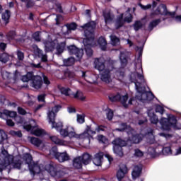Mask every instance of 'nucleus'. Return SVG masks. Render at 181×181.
I'll list each match as a JSON object with an SVG mask.
<instances>
[{"instance_id": "a18cd8bd", "label": "nucleus", "mask_w": 181, "mask_h": 181, "mask_svg": "<svg viewBox=\"0 0 181 181\" xmlns=\"http://www.w3.org/2000/svg\"><path fill=\"white\" fill-rule=\"evenodd\" d=\"M33 135H35V136H42V135H45V130L42 129H36L33 131Z\"/></svg>"}, {"instance_id": "423d86ee", "label": "nucleus", "mask_w": 181, "mask_h": 181, "mask_svg": "<svg viewBox=\"0 0 181 181\" xmlns=\"http://www.w3.org/2000/svg\"><path fill=\"white\" fill-rule=\"evenodd\" d=\"M127 134L128 135L127 140V145H136L140 144L143 139L142 135L141 134L136 133V131L133 128H129L128 131H127Z\"/></svg>"}, {"instance_id": "f257e3e1", "label": "nucleus", "mask_w": 181, "mask_h": 181, "mask_svg": "<svg viewBox=\"0 0 181 181\" xmlns=\"http://www.w3.org/2000/svg\"><path fill=\"white\" fill-rule=\"evenodd\" d=\"M96 24L94 21H90L83 25L81 26L84 32L83 45H85V52L88 57L93 56V49L90 47L94 42V29H95Z\"/></svg>"}, {"instance_id": "72a5a7b5", "label": "nucleus", "mask_w": 181, "mask_h": 181, "mask_svg": "<svg viewBox=\"0 0 181 181\" xmlns=\"http://www.w3.org/2000/svg\"><path fill=\"white\" fill-rule=\"evenodd\" d=\"M11 18V11L6 10L5 12H4L1 14V19L6 22V23H8L9 22V18Z\"/></svg>"}, {"instance_id": "39448f33", "label": "nucleus", "mask_w": 181, "mask_h": 181, "mask_svg": "<svg viewBox=\"0 0 181 181\" xmlns=\"http://www.w3.org/2000/svg\"><path fill=\"white\" fill-rule=\"evenodd\" d=\"M22 159L25 161V165H28V168L31 173L33 175L40 173V166H39L37 164L33 163V158L30 153H24Z\"/></svg>"}, {"instance_id": "0e129e2a", "label": "nucleus", "mask_w": 181, "mask_h": 181, "mask_svg": "<svg viewBox=\"0 0 181 181\" xmlns=\"http://www.w3.org/2000/svg\"><path fill=\"white\" fill-rule=\"evenodd\" d=\"M124 22H127V23H131L132 22V14L129 13L127 16H126L124 19Z\"/></svg>"}, {"instance_id": "2f4dec72", "label": "nucleus", "mask_w": 181, "mask_h": 181, "mask_svg": "<svg viewBox=\"0 0 181 181\" xmlns=\"http://www.w3.org/2000/svg\"><path fill=\"white\" fill-rule=\"evenodd\" d=\"M65 47H66V42L58 43L56 47L57 54H62V53H63V52H64Z\"/></svg>"}, {"instance_id": "79ce46f5", "label": "nucleus", "mask_w": 181, "mask_h": 181, "mask_svg": "<svg viewBox=\"0 0 181 181\" xmlns=\"http://www.w3.org/2000/svg\"><path fill=\"white\" fill-rule=\"evenodd\" d=\"M75 59L74 57L68 58L66 59H64V65L66 66H73L74 64Z\"/></svg>"}, {"instance_id": "0eeeda50", "label": "nucleus", "mask_w": 181, "mask_h": 181, "mask_svg": "<svg viewBox=\"0 0 181 181\" xmlns=\"http://www.w3.org/2000/svg\"><path fill=\"white\" fill-rule=\"evenodd\" d=\"M177 122V120L173 115L169 116L168 118L162 117L160 119L161 128L164 131H170V127H172V125H176Z\"/></svg>"}, {"instance_id": "20e7f679", "label": "nucleus", "mask_w": 181, "mask_h": 181, "mask_svg": "<svg viewBox=\"0 0 181 181\" xmlns=\"http://www.w3.org/2000/svg\"><path fill=\"white\" fill-rule=\"evenodd\" d=\"M115 64H117V61L112 59L105 60L104 58H95L94 59V66L96 70L99 71H104L107 69H115Z\"/></svg>"}, {"instance_id": "b1692460", "label": "nucleus", "mask_w": 181, "mask_h": 181, "mask_svg": "<svg viewBox=\"0 0 181 181\" xmlns=\"http://www.w3.org/2000/svg\"><path fill=\"white\" fill-rule=\"evenodd\" d=\"M124 22L125 21H124V14H121L117 19L115 23L116 29H119V28H122V26H124Z\"/></svg>"}, {"instance_id": "c9c22d12", "label": "nucleus", "mask_w": 181, "mask_h": 181, "mask_svg": "<svg viewBox=\"0 0 181 181\" xmlns=\"http://www.w3.org/2000/svg\"><path fill=\"white\" fill-rule=\"evenodd\" d=\"M160 22H162L160 18L153 20V21L150 22V23L148 25V30H153V28H156V26H158V25L159 23H160Z\"/></svg>"}, {"instance_id": "c03bdc74", "label": "nucleus", "mask_w": 181, "mask_h": 181, "mask_svg": "<svg viewBox=\"0 0 181 181\" xmlns=\"http://www.w3.org/2000/svg\"><path fill=\"white\" fill-rule=\"evenodd\" d=\"M49 139H51L54 144H56V145H63V141H62L60 139H58L56 136H49Z\"/></svg>"}, {"instance_id": "473e14b6", "label": "nucleus", "mask_w": 181, "mask_h": 181, "mask_svg": "<svg viewBox=\"0 0 181 181\" xmlns=\"http://www.w3.org/2000/svg\"><path fill=\"white\" fill-rule=\"evenodd\" d=\"M114 153L117 155V156H124V152L122 151V146H113Z\"/></svg>"}, {"instance_id": "f704fd0d", "label": "nucleus", "mask_w": 181, "mask_h": 181, "mask_svg": "<svg viewBox=\"0 0 181 181\" xmlns=\"http://www.w3.org/2000/svg\"><path fill=\"white\" fill-rule=\"evenodd\" d=\"M129 128H132L129 126L127 125V123L120 124V128H116L115 131H117L118 132H124L125 131H129Z\"/></svg>"}, {"instance_id": "4c0bfd02", "label": "nucleus", "mask_w": 181, "mask_h": 181, "mask_svg": "<svg viewBox=\"0 0 181 181\" xmlns=\"http://www.w3.org/2000/svg\"><path fill=\"white\" fill-rule=\"evenodd\" d=\"M30 143L37 147H39L40 145H42V141L39 138L36 137H31Z\"/></svg>"}, {"instance_id": "e433bc0d", "label": "nucleus", "mask_w": 181, "mask_h": 181, "mask_svg": "<svg viewBox=\"0 0 181 181\" xmlns=\"http://www.w3.org/2000/svg\"><path fill=\"white\" fill-rule=\"evenodd\" d=\"M5 116L10 117V118H15V117H16V112L4 110L3 111V118H4Z\"/></svg>"}, {"instance_id": "4d7b16f0", "label": "nucleus", "mask_w": 181, "mask_h": 181, "mask_svg": "<svg viewBox=\"0 0 181 181\" xmlns=\"http://www.w3.org/2000/svg\"><path fill=\"white\" fill-rule=\"evenodd\" d=\"M11 135H13V136H18V138H22V132L21 131H11L10 132Z\"/></svg>"}, {"instance_id": "bb28decb", "label": "nucleus", "mask_w": 181, "mask_h": 181, "mask_svg": "<svg viewBox=\"0 0 181 181\" xmlns=\"http://www.w3.org/2000/svg\"><path fill=\"white\" fill-rule=\"evenodd\" d=\"M148 115L150 118V122H151V124H154L155 125H156V124L159 122V119H158V116L155 115L154 112H148Z\"/></svg>"}, {"instance_id": "a211bd4d", "label": "nucleus", "mask_w": 181, "mask_h": 181, "mask_svg": "<svg viewBox=\"0 0 181 181\" xmlns=\"http://www.w3.org/2000/svg\"><path fill=\"white\" fill-rule=\"evenodd\" d=\"M13 156L12 155H9L8 153V151L6 150H3L1 151V159H3V163L4 165L8 164L10 162H11L12 159H13Z\"/></svg>"}, {"instance_id": "8fccbe9b", "label": "nucleus", "mask_w": 181, "mask_h": 181, "mask_svg": "<svg viewBox=\"0 0 181 181\" xmlns=\"http://www.w3.org/2000/svg\"><path fill=\"white\" fill-rule=\"evenodd\" d=\"M5 139H8V135L4 130L0 129V144H2Z\"/></svg>"}, {"instance_id": "49530a36", "label": "nucleus", "mask_w": 181, "mask_h": 181, "mask_svg": "<svg viewBox=\"0 0 181 181\" xmlns=\"http://www.w3.org/2000/svg\"><path fill=\"white\" fill-rule=\"evenodd\" d=\"M140 70L141 71V74H140L139 72H136L137 74V78H139V80H140V84L141 83H145V78L144 77V70L142 69V66L140 67Z\"/></svg>"}, {"instance_id": "2eb2a0df", "label": "nucleus", "mask_w": 181, "mask_h": 181, "mask_svg": "<svg viewBox=\"0 0 181 181\" xmlns=\"http://www.w3.org/2000/svg\"><path fill=\"white\" fill-rule=\"evenodd\" d=\"M23 162H22L21 160L19 159H13L11 161L9 162V163L5 164V166H8V165H10V167L11 169H17L18 170H21L22 168V164Z\"/></svg>"}, {"instance_id": "774afa93", "label": "nucleus", "mask_w": 181, "mask_h": 181, "mask_svg": "<svg viewBox=\"0 0 181 181\" xmlns=\"http://www.w3.org/2000/svg\"><path fill=\"white\" fill-rule=\"evenodd\" d=\"M25 4H26V8H33L34 6L35 3L32 0H28V1H25Z\"/></svg>"}, {"instance_id": "f03ea898", "label": "nucleus", "mask_w": 181, "mask_h": 181, "mask_svg": "<svg viewBox=\"0 0 181 181\" xmlns=\"http://www.w3.org/2000/svg\"><path fill=\"white\" fill-rule=\"evenodd\" d=\"M62 108V105H57L52 108V110H49L47 112V118L49 124H52V128H55L57 131H60L63 128V123L61 122L56 123V115L60 109Z\"/></svg>"}, {"instance_id": "a878e982", "label": "nucleus", "mask_w": 181, "mask_h": 181, "mask_svg": "<svg viewBox=\"0 0 181 181\" xmlns=\"http://www.w3.org/2000/svg\"><path fill=\"white\" fill-rule=\"evenodd\" d=\"M61 94H63L66 97H73V91L69 88H62L60 89Z\"/></svg>"}, {"instance_id": "de8ad7c7", "label": "nucleus", "mask_w": 181, "mask_h": 181, "mask_svg": "<svg viewBox=\"0 0 181 181\" xmlns=\"http://www.w3.org/2000/svg\"><path fill=\"white\" fill-rule=\"evenodd\" d=\"M65 26L67 30H76L77 29V24L76 23H68Z\"/></svg>"}, {"instance_id": "f3484780", "label": "nucleus", "mask_w": 181, "mask_h": 181, "mask_svg": "<svg viewBox=\"0 0 181 181\" xmlns=\"http://www.w3.org/2000/svg\"><path fill=\"white\" fill-rule=\"evenodd\" d=\"M128 173V168L126 165H122L120 166L119 170L117 173V177L118 180H122L124 179L126 173Z\"/></svg>"}, {"instance_id": "c756f323", "label": "nucleus", "mask_w": 181, "mask_h": 181, "mask_svg": "<svg viewBox=\"0 0 181 181\" xmlns=\"http://www.w3.org/2000/svg\"><path fill=\"white\" fill-rule=\"evenodd\" d=\"M6 37L8 42H12V40H15V38L16 37V31H8L6 35Z\"/></svg>"}, {"instance_id": "6e6552de", "label": "nucleus", "mask_w": 181, "mask_h": 181, "mask_svg": "<svg viewBox=\"0 0 181 181\" xmlns=\"http://www.w3.org/2000/svg\"><path fill=\"white\" fill-rule=\"evenodd\" d=\"M109 100L111 101V103H121L122 105L124 107V108L128 107V104H127V101H128V95H124L123 96L121 95L119 93H112L109 95Z\"/></svg>"}, {"instance_id": "680f3d73", "label": "nucleus", "mask_w": 181, "mask_h": 181, "mask_svg": "<svg viewBox=\"0 0 181 181\" xmlns=\"http://www.w3.org/2000/svg\"><path fill=\"white\" fill-rule=\"evenodd\" d=\"M139 6L143 9V11H146L148 9H151L152 8V5L147 4L146 6H144L142 4L139 3Z\"/></svg>"}, {"instance_id": "ea45409f", "label": "nucleus", "mask_w": 181, "mask_h": 181, "mask_svg": "<svg viewBox=\"0 0 181 181\" xmlns=\"http://www.w3.org/2000/svg\"><path fill=\"white\" fill-rule=\"evenodd\" d=\"M72 97L74 98H76L77 100H80L81 101H84V100H86V97L83 95V93L78 90L76 93H73Z\"/></svg>"}, {"instance_id": "e2e57ef3", "label": "nucleus", "mask_w": 181, "mask_h": 181, "mask_svg": "<svg viewBox=\"0 0 181 181\" xmlns=\"http://www.w3.org/2000/svg\"><path fill=\"white\" fill-rule=\"evenodd\" d=\"M77 122H78V124H83V122H84V115H77Z\"/></svg>"}, {"instance_id": "13d9d810", "label": "nucleus", "mask_w": 181, "mask_h": 181, "mask_svg": "<svg viewBox=\"0 0 181 181\" xmlns=\"http://www.w3.org/2000/svg\"><path fill=\"white\" fill-rule=\"evenodd\" d=\"M33 37L36 40V42H40V32H35L34 34H33Z\"/></svg>"}, {"instance_id": "dca6fc26", "label": "nucleus", "mask_w": 181, "mask_h": 181, "mask_svg": "<svg viewBox=\"0 0 181 181\" xmlns=\"http://www.w3.org/2000/svg\"><path fill=\"white\" fill-rule=\"evenodd\" d=\"M103 159H104V153L99 152L95 155V157L93 159V162L95 166H101L103 163Z\"/></svg>"}, {"instance_id": "393cba45", "label": "nucleus", "mask_w": 181, "mask_h": 181, "mask_svg": "<svg viewBox=\"0 0 181 181\" xmlns=\"http://www.w3.org/2000/svg\"><path fill=\"white\" fill-rule=\"evenodd\" d=\"M81 158L84 165H88L91 162V156L87 153H83Z\"/></svg>"}, {"instance_id": "4468645a", "label": "nucleus", "mask_w": 181, "mask_h": 181, "mask_svg": "<svg viewBox=\"0 0 181 181\" xmlns=\"http://www.w3.org/2000/svg\"><path fill=\"white\" fill-rule=\"evenodd\" d=\"M136 98L141 103H146V101H152L153 100V93L152 92H143L139 96L136 95Z\"/></svg>"}, {"instance_id": "3c124183", "label": "nucleus", "mask_w": 181, "mask_h": 181, "mask_svg": "<svg viewBox=\"0 0 181 181\" xmlns=\"http://www.w3.org/2000/svg\"><path fill=\"white\" fill-rule=\"evenodd\" d=\"M85 132H86L90 136L95 135L96 134L95 131L91 127V125H87Z\"/></svg>"}, {"instance_id": "58836bf2", "label": "nucleus", "mask_w": 181, "mask_h": 181, "mask_svg": "<svg viewBox=\"0 0 181 181\" xmlns=\"http://www.w3.org/2000/svg\"><path fill=\"white\" fill-rule=\"evenodd\" d=\"M0 62H1V63H8V62H9V54L6 52L1 54Z\"/></svg>"}, {"instance_id": "6e6d98bb", "label": "nucleus", "mask_w": 181, "mask_h": 181, "mask_svg": "<svg viewBox=\"0 0 181 181\" xmlns=\"http://www.w3.org/2000/svg\"><path fill=\"white\" fill-rule=\"evenodd\" d=\"M156 112H159L160 115H163V112H165V109L163 108V107L158 105L156 107Z\"/></svg>"}, {"instance_id": "6ab92c4d", "label": "nucleus", "mask_w": 181, "mask_h": 181, "mask_svg": "<svg viewBox=\"0 0 181 181\" xmlns=\"http://www.w3.org/2000/svg\"><path fill=\"white\" fill-rule=\"evenodd\" d=\"M76 139H88V142L93 138V136L90 135L86 130L80 134H77L75 132V137Z\"/></svg>"}, {"instance_id": "cd10ccee", "label": "nucleus", "mask_w": 181, "mask_h": 181, "mask_svg": "<svg viewBox=\"0 0 181 181\" xmlns=\"http://www.w3.org/2000/svg\"><path fill=\"white\" fill-rule=\"evenodd\" d=\"M98 43L101 50H107V40H105V38L103 37H99Z\"/></svg>"}, {"instance_id": "1a4fd4ad", "label": "nucleus", "mask_w": 181, "mask_h": 181, "mask_svg": "<svg viewBox=\"0 0 181 181\" xmlns=\"http://www.w3.org/2000/svg\"><path fill=\"white\" fill-rule=\"evenodd\" d=\"M51 153H52L55 159H57V160L59 161L61 163H63V162H67V160H70V156H69L66 151L60 153L57 151V148H52Z\"/></svg>"}, {"instance_id": "864d4df0", "label": "nucleus", "mask_w": 181, "mask_h": 181, "mask_svg": "<svg viewBox=\"0 0 181 181\" xmlns=\"http://www.w3.org/2000/svg\"><path fill=\"white\" fill-rule=\"evenodd\" d=\"M98 141L101 144H107V140L105 136L100 134L98 136Z\"/></svg>"}, {"instance_id": "603ef678", "label": "nucleus", "mask_w": 181, "mask_h": 181, "mask_svg": "<svg viewBox=\"0 0 181 181\" xmlns=\"http://www.w3.org/2000/svg\"><path fill=\"white\" fill-rule=\"evenodd\" d=\"M134 156H135V158H142V156H144V153L142 151L139 150V148H136L134 150Z\"/></svg>"}, {"instance_id": "052dcab7", "label": "nucleus", "mask_w": 181, "mask_h": 181, "mask_svg": "<svg viewBox=\"0 0 181 181\" xmlns=\"http://www.w3.org/2000/svg\"><path fill=\"white\" fill-rule=\"evenodd\" d=\"M114 117V112H112L110 109L108 110L107 113V118L109 121H111Z\"/></svg>"}, {"instance_id": "bf43d9fd", "label": "nucleus", "mask_w": 181, "mask_h": 181, "mask_svg": "<svg viewBox=\"0 0 181 181\" xmlns=\"http://www.w3.org/2000/svg\"><path fill=\"white\" fill-rule=\"evenodd\" d=\"M17 56L18 60H23L25 59V54L22 51L18 50Z\"/></svg>"}, {"instance_id": "c85d7f7f", "label": "nucleus", "mask_w": 181, "mask_h": 181, "mask_svg": "<svg viewBox=\"0 0 181 181\" xmlns=\"http://www.w3.org/2000/svg\"><path fill=\"white\" fill-rule=\"evenodd\" d=\"M45 51L46 52H53L54 50V47L56 46V43L54 42H45Z\"/></svg>"}, {"instance_id": "9d476101", "label": "nucleus", "mask_w": 181, "mask_h": 181, "mask_svg": "<svg viewBox=\"0 0 181 181\" xmlns=\"http://www.w3.org/2000/svg\"><path fill=\"white\" fill-rule=\"evenodd\" d=\"M68 51L70 54L76 56L77 60L81 61L83 59L84 54L83 49L78 48L76 45H70L68 47Z\"/></svg>"}, {"instance_id": "7ed1b4c3", "label": "nucleus", "mask_w": 181, "mask_h": 181, "mask_svg": "<svg viewBox=\"0 0 181 181\" xmlns=\"http://www.w3.org/2000/svg\"><path fill=\"white\" fill-rule=\"evenodd\" d=\"M23 83H28V81H31V87L35 90H40L43 86V79L42 76L37 75L34 76L33 72H28L26 75H24L21 78Z\"/></svg>"}, {"instance_id": "f8f14e48", "label": "nucleus", "mask_w": 181, "mask_h": 181, "mask_svg": "<svg viewBox=\"0 0 181 181\" xmlns=\"http://www.w3.org/2000/svg\"><path fill=\"white\" fill-rule=\"evenodd\" d=\"M59 134L62 138H74L76 136V132H74V128L71 126H68L65 129H61L59 130Z\"/></svg>"}, {"instance_id": "37998d69", "label": "nucleus", "mask_w": 181, "mask_h": 181, "mask_svg": "<svg viewBox=\"0 0 181 181\" xmlns=\"http://www.w3.org/2000/svg\"><path fill=\"white\" fill-rule=\"evenodd\" d=\"M142 26H144V25L141 21H136L133 24V28L136 32H138L139 29H142Z\"/></svg>"}, {"instance_id": "5701e85b", "label": "nucleus", "mask_w": 181, "mask_h": 181, "mask_svg": "<svg viewBox=\"0 0 181 181\" xmlns=\"http://www.w3.org/2000/svg\"><path fill=\"white\" fill-rule=\"evenodd\" d=\"M103 15L105 23H110V22H112L113 17L111 15V12L104 11L103 12Z\"/></svg>"}, {"instance_id": "aec40b11", "label": "nucleus", "mask_w": 181, "mask_h": 181, "mask_svg": "<svg viewBox=\"0 0 181 181\" xmlns=\"http://www.w3.org/2000/svg\"><path fill=\"white\" fill-rule=\"evenodd\" d=\"M83 160L81 157L78 156L73 160V166L75 169H82L83 168Z\"/></svg>"}, {"instance_id": "412c9836", "label": "nucleus", "mask_w": 181, "mask_h": 181, "mask_svg": "<svg viewBox=\"0 0 181 181\" xmlns=\"http://www.w3.org/2000/svg\"><path fill=\"white\" fill-rule=\"evenodd\" d=\"M141 173H142V167L135 165L132 173L133 179H136V177H139V176H141Z\"/></svg>"}, {"instance_id": "4be33fe9", "label": "nucleus", "mask_w": 181, "mask_h": 181, "mask_svg": "<svg viewBox=\"0 0 181 181\" xmlns=\"http://www.w3.org/2000/svg\"><path fill=\"white\" fill-rule=\"evenodd\" d=\"M46 170L51 175V176H57V171L52 164H48L45 166Z\"/></svg>"}, {"instance_id": "a19ab883", "label": "nucleus", "mask_w": 181, "mask_h": 181, "mask_svg": "<svg viewBox=\"0 0 181 181\" xmlns=\"http://www.w3.org/2000/svg\"><path fill=\"white\" fill-rule=\"evenodd\" d=\"M119 59L122 66H124L128 64V59H127V56L124 52L120 53Z\"/></svg>"}, {"instance_id": "5fc2aeb1", "label": "nucleus", "mask_w": 181, "mask_h": 181, "mask_svg": "<svg viewBox=\"0 0 181 181\" xmlns=\"http://www.w3.org/2000/svg\"><path fill=\"white\" fill-rule=\"evenodd\" d=\"M163 155H172V149L170 147H164L162 150Z\"/></svg>"}, {"instance_id": "ddd939ff", "label": "nucleus", "mask_w": 181, "mask_h": 181, "mask_svg": "<svg viewBox=\"0 0 181 181\" xmlns=\"http://www.w3.org/2000/svg\"><path fill=\"white\" fill-rule=\"evenodd\" d=\"M113 69L107 68L100 74V79L105 83V84H111L112 78H111V70Z\"/></svg>"}, {"instance_id": "09e8293b", "label": "nucleus", "mask_w": 181, "mask_h": 181, "mask_svg": "<svg viewBox=\"0 0 181 181\" xmlns=\"http://www.w3.org/2000/svg\"><path fill=\"white\" fill-rule=\"evenodd\" d=\"M110 40L112 42V46H117V45H118V43H119V38H118L115 35H110Z\"/></svg>"}, {"instance_id": "7c9ffc66", "label": "nucleus", "mask_w": 181, "mask_h": 181, "mask_svg": "<svg viewBox=\"0 0 181 181\" xmlns=\"http://www.w3.org/2000/svg\"><path fill=\"white\" fill-rule=\"evenodd\" d=\"M113 146H125L127 143L121 139H115L112 141Z\"/></svg>"}, {"instance_id": "69168bd1", "label": "nucleus", "mask_w": 181, "mask_h": 181, "mask_svg": "<svg viewBox=\"0 0 181 181\" xmlns=\"http://www.w3.org/2000/svg\"><path fill=\"white\" fill-rule=\"evenodd\" d=\"M45 98H46V94H41L37 96V100L40 103H45Z\"/></svg>"}, {"instance_id": "338daca9", "label": "nucleus", "mask_w": 181, "mask_h": 181, "mask_svg": "<svg viewBox=\"0 0 181 181\" xmlns=\"http://www.w3.org/2000/svg\"><path fill=\"white\" fill-rule=\"evenodd\" d=\"M124 74L125 73L123 71L119 70L116 71V76L119 77V78H122Z\"/></svg>"}, {"instance_id": "9b49d317", "label": "nucleus", "mask_w": 181, "mask_h": 181, "mask_svg": "<svg viewBox=\"0 0 181 181\" xmlns=\"http://www.w3.org/2000/svg\"><path fill=\"white\" fill-rule=\"evenodd\" d=\"M156 13L158 15H164L165 16H170V18H175L176 16V12H170L168 11V8H166V5L160 4L156 11Z\"/></svg>"}]
</instances>
